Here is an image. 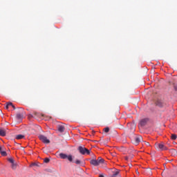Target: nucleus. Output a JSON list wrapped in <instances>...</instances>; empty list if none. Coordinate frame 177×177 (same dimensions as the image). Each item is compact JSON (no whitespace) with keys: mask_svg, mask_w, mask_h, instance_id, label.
Returning <instances> with one entry per match:
<instances>
[{"mask_svg":"<svg viewBox=\"0 0 177 177\" xmlns=\"http://www.w3.org/2000/svg\"><path fill=\"white\" fill-rule=\"evenodd\" d=\"M99 177H104V176H103V174H100Z\"/></svg>","mask_w":177,"mask_h":177,"instance_id":"obj_29","label":"nucleus"},{"mask_svg":"<svg viewBox=\"0 0 177 177\" xmlns=\"http://www.w3.org/2000/svg\"><path fill=\"white\" fill-rule=\"evenodd\" d=\"M77 150H79L80 154L85 156V154H91V150L84 147H79Z\"/></svg>","mask_w":177,"mask_h":177,"instance_id":"obj_2","label":"nucleus"},{"mask_svg":"<svg viewBox=\"0 0 177 177\" xmlns=\"http://www.w3.org/2000/svg\"><path fill=\"white\" fill-rule=\"evenodd\" d=\"M156 104L158 106V107H165V106H167V103L161 100H157Z\"/></svg>","mask_w":177,"mask_h":177,"instance_id":"obj_6","label":"nucleus"},{"mask_svg":"<svg viewBox=\"0 0 177 177\" xmlns=\"http://www.w3.org/2000/svg\"><path fill=\"white\" fill-rule=\"evenodd\" d=\"M31 167H39V165H38V164H37V163H32L31 165Z\"/></svg>","mask_w":177,"mask_h":177,"instance_id":"obj_24","label":"nucleus"},{"mask_svg":"<svg viewBox=\"0 0 177 177\" xmlns=\"http://www.w3.org/2000/svg\"><path fill=\"white\" fill-rule=\"evenodd\" d=\"M12 106H13V103L8 102L7 104V105L6 106V109L8 110V109H9L10 107H12Z\"/></svg>","mask_w":177,"mask_h":177,"instance_id":"obj_13","label":"nucleus"},{"mask_svg":"<svg viewBox=\"0 0 177 177\" xmlns=\"http://www.w3.org/2000/svg\"><path fill=\"white\" fill-rule=\"evenodd\" d=\"M148 121H149V119H147V118L141 120V121L140 122V127H145V125H146V124H147Z\"/></svg>","mask_w":177,"mask_h":177,"instance_id":"obj_8","label":"nucleus"},{"mask_svg":"<svg viewBox=\"0 0 177 177\" xmlns=\"http://www.w3.org/2000/svg\"><path fill=\"white\" fill-rule=\"evenodd\" d=\"M172 140H176V134H171V136Z\"/></svg>","mask_w":177,"mask_h":177,"instance_id":"obj_18","label":"nucleus"},{"mask_svg":"<svg viewBox=\"0 0 177 177\" xmlns=\"http://www.w3.org/2000/svg\"><path fill=\"white\" fill-rule=\"evenodd\" d=\"M155 146L156 147V149H158V150H168V148L165 146H164V144L162 143H156L155 144Z\"/></svg>","mask_w":177,"mask_h":177,"instance_id":"obj_4","label":"nucleus"},{"mask_svg":"<svg viewBox=\"0 0 177 177\" xmlns=\"http://www.w3.org/2000/svg\"><path fill=\"white\" fill-rule=\"evenodd\" d=\"M12 109H14V110H16V106H15V105H12Z\"/></svg>","mask_w":177,"mask_h":177,"instance_id":"obj_27","label":"nucleus"},{"mask_svg":"<svg viewBox=\"0 0 177 177\" xmlns=\"http://www.w3.org/2000/svg\"><path fill=\"white\" fill-rule=\"evenodd\" d=\"M129 158H133V155H130Z\"/></svg>","mask_w":177,"mask_h":177,"instance_id":"obj_26","label":"nucleus"},{"mask_svg":"<svg viewBox=\"0 0 177 177\" xmlns=\"http://www.w3.org/2000/svg\"><path fill=\"white\" fill-rule=\"evenodd\" d=\"M120 169H115V171L113 172V176H118V175L120 174Z\"/></svg>","mask_w":177,"mask_h":177,"instance_id":"obj_14","label":"nucleus"},{"mask_svg":"<svg viewBox=\"0 0 177 177\" xmlns=\"http://www.w3.org/2000/svg\"><path fill=\"white\" fill-rule=\"evenodd\" d=\"M173 151H174V153H176V151L175 149H174Z\"/></svg>","mask_w":177,"mask_h":177,"instance_id":"obj_30","label":"nucleus"},{"mask_svg":"<svg viewBox=\"0 0 177 177\" xmlns=\"http://www.w3.org/2000/svg\"><path fill=\"white\" fill-rule=\"evenodd\" d=\"M39 139L46 145L50 143V140H49V139H48V138L44 135L39 136Z\"/></svg>","mask_w":177,"mask_h":177,"instance_id":"obj_3","label":"nucleus"},{"mask_svg":"<svg viewBox=\"0 0 177 177\" xmlns=\"http://www.w3.org/2000/svg\"><path fill=\"white\" fill-rule=\"evenodd\" d=\"M3 150H4V149H3V147H0V153H1V151H3Z\"/></svg>","mask_w":177,"mask_h":177,"instance_id":"obj_25","label":"nucleus"},{"mask_svg":"<svg viewBox=\"0 0 177 177\" xmlns=\"http://www.w3.org/2000/svg\"><path fill=\"white\" fill-rule=\"evenodd\" d=\"M124 158H125V160H127L129 158V157L126 156Z\"/></svg>","mask_w":177,"mask_h":177,"instance_id":"obj_28","label":"nucleus"},{"mask_svg":"<svg viewBox=\"0 0 177 177\" xmlns=\"http://www.w3.org/2000/svg\"><path fill=\"white\" fill-rule=\"evenodd\" d=\"M11 167L12 169H16V168H17V164L15 163L14 162L13 163H12Z\"/></svg>","mask_w":177,"mask_h":177,"instance_id":"obj_15","label":"nucleus"},{"mask_svg":"<svg viewBox=\"0 0 177 177\" xmlns=\"http://www.w3.org/2000/svg\"><path fill=\"white\" fill-rule=\"evenodd\" d=\"M142 142L144 143V145H146V146H150V143H149L148 142L142 141Z\"/></svg>","mask_w":177,"mask_h":177,"instance_id":"obj_23","label":"nucleus"},{"mask_svg":"<svg viewBox=\"0 0 177 177\" xmlns=\"http://www.w3.org/2000/svg\"><path fill=\"white\" fill-rule=\"evenodd\" d=\"M49 161H50V160L49 158H46L44 159V162H46V163L49 162Z\"/></svg>","mask_w":177,"mask_h":177,"instance_id":"obj_22","label":"nucleus"},{"mask_svg":"<svg viewBox=\"0 0 177 177\" xmlns=\"http://www.w3.org/2000/svg\"><path fill=\"white\" fill-rule=\"evenodd\" d=\"M140 142H143V138H142V136H138L135 138V145H139Z\"/></svg>","mask_w":177,"mask_h":177,"instance_id":"obj_7","label":"nucleus"},{"mask_svg":"<svg viewBox=\"0 0 177 177\" xmlns=\"http://www.w3.org/2000/svg\"><path fill=\"white\" fill-rule=\"evenodd\" d=\"M16 139L20 140V139H24V135L19 134L16 136Z\"/></svg>","mask_w":177,"mask_h":177,"instance_id":"obj_12","label":"nucleus"},{"mask_svg":"<svg viewBox=\"0 0 177 177\" xmlns=\"http://www.w3.org/2000/svg\"><path fill=\"white\" fill-rule=\"evenodd\" d=\"M0 136H6V130L0 129Z\"/></svg>","mask_w":177,"mask_h":177,"instance_id":"obj_10","label":"nucleus"},{"mask_svg":"<svg viewBox=\"0 0 177 177\" xmlns=\"http://www.w3.org/2000/svg\"><path fill=\"white\" fill-rule=\"evenodd\" d=\"M90 164L93 165V167H97L100 165V164H104V159L102 158V157H99L97 160L93 159L90 161Z\"/></svg>","mask_w":177,"mask_h":177,"instance_id":"obj_1","label":"nucleus"},{"mask_svg":"<svg viewBox=\"0 0 177 177\" xmlns=\"http://www.w3.org/2000/svg\"><path fill=\"white\" fill-rule=\"evenodd\" d=\"M133 131H135V128H133Z\"/></svg>","mask_w":177,"mask_h":177,"instance_id":"obj_31","label":"nucleus"},{"mask_svg":"<svg viewBox=\"0 0 177 177\" xmlns=\"http://www.w3.org/2000/svg\"><path fill=\"white\" fill-rule=\"evenodd\" d=\"M1 156H7L6 151H5V150L3 149V151H1V152H0Z\"/></svg>","mask_w":177,"mask_h":177,"instance_id":"obj_19","label":"nucleus"},{"mask_svg":"<svg viewBox=\"0 0 177 177\" xmlns=\"http://www.w3.org/2000/svg\"><path fill=\"white\" fill-rule=\"evenodd\" d=\"M74 162H75V164H77V165H80V164H81V160H76Z\"/></svg>","mask_w":177,"mask_h":177,"instance_id":"obj_20","label":"nucleus"},{"mask_svg":"<svg viewBox=\"0 0 177 177\" xmlns=\"http://www.w3.org/2000/svg\"><path fill=\"white\" fill-rule=\"evenodd\" d=\"M104 131L105 132V133H109V132L110 131V128L109 127H105L104 129Z\"/></svg>","mask_w":177,"mask_h":177,"instance_id":"obj_17","label":"nucleus"},{"mask_svg":"<svg viewBox=\"0 0 177 177\" xmlns=\"http://www.w3.org/2000/svg\"><path fill=\"white\" fill-rule=\"evenodd\" d=\"M68 160V161H70L71 162H73V156H71V155H69V156H67V158H66Z\"/></svg>","mask_w":177,"mask_h":177,"instance_id":"obj_16","label":"nucleus"},{"mask_svg":"<svg viewBox=\"0 0 177 177\" xmlns=\"http://www.w3.org/2000/svg\"><path fill=\"white\" fill-rule=\"evenodd\" d=\"M57 129H58L59 132H61V133L64 132V131H66V128L63 125H58Z\"/></svg>","mask_w":177,"mask_h":177,"instance_id":"obj_9","label":"nucleus"},{"mask_svg":"<svg viewBox=\"0 0 177 177\" xmlns=\"http://www.w3.org/2000/svg\"><path fill=\"white\" fill-rule=\"evenodd\" d=\"M59 157L62 160H66V158H67V154L61 153H59Z\"/></svg>","mask_w":177,"mask_h":177,"instance_id":"obj_11","label":"nucleus"},{"mask_svg":"<svg viewBox=\"0 0 177 177\" xmlns=\"http://www.w3.org/2000/svg\"><path fill=\"white\" fill-rule=\"evenodd\" d=\"M24 110L22 108H20L19 113H17V115H16L17 120H23V117H24L23 113H24Z\"/></svg>","mask_w":177,"mask_h":177,"instance_id":"obj_5","label":"nucleus"},{"mask_svg":"<svg viewBox=\"0 0 177 177\" xmlns=\"http://www.w3.org/2000/svg\"><path fill=\"white\" fill-rule=\"evenodd\" d=\"M9 162H10L11 164H13L15 162V160H13V158H9L8 159Z\"/></svg>","mask_w":177,"mask_h":177,"instance_id":"obj_21","label":"nucleus"}]
</instances>
